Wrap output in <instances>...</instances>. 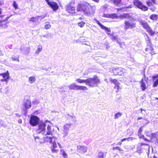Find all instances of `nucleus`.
<instances>
[{"label": "nucleus", "mask_w": 158, "mask_h": 158, "mask_svg": "<svg viewBox=\"0 0 158 158\" xmlns=\"http://www.w3.org/2000/svg\"><path fill=\"white\" fill-rule=\"evenodd\" d=\"M55 137H48L47 136L45 138V140L50 143H52V142H54L55 141Z\"/></svg>", "instance_id": "21"}, {"label": "nucleus", "mask_w": 158, "mask_h": 158, "mask_svg": "<svg viewBox=\"0 0 158 158\" xmlns=\"http://www.w3.org/2000/svg\"><path fill=\"white\" fill-rule=\"evenodd\" d=\"M139 136V138H142L145 141H149V140H148V139H147V138H145L144 137V136L143 135H140Z\"/></svg>", "instance_id": "40"}, {"label": "nucleus", "mask_w": 158, "mask_h": 158, "mask_svg": "<svg viewBox=\"0 0 158 158\" xmlns=\"http://www.w3.org/2000/svg\"><path fill=\"white\" fill-rule=\"evenodd\" d=\"M158 85V79L154 82V84L153 85V87H156Z\"/></svg>", "instance_id": "45"}, {"label": "nucleus", "mask_w": 158, "mask_h": 158, "mask_svg": "<svg viewBox=\"0 0 158 158\" xmlns=\"http://www.w3.org/2000/svg\"><path fill=\"white\" fill-rule=\"evenodd\" d=\"M89 7V9L91 11H93V14L94 12V10L96 9L95 7L94 6H89V5L88 6Z\"/></svg>", "instance_id": "34"}, {"label": "nucleus", "mask_w": 158, "mask_h": 158, "mask_svg": "<svg viewBox=\"0 0 158 158\" xmlns=\"http://www.w3.org/2000/svg\"><path fill=\"white\" fill-rule=\"evenodd\" d=\"M85 24V23L84 22H81L78 23V25L80 27H82L84 26Z\"/></svg>", "instance_id": "35"}, {"label": "nucleus", "mask_w": 158, "mask_h": 158, "mask_svg": "<svg viewBox=\"0 0 158 158\" xmlns=\"http://www.w3.org/2000/svg\"><path fill=\"white\" fill-rule=\"evenodd\" d=\"M39 17L37 16H36L35 17H33L29 19V21L30 22H32L33 23L36 22V23H37V24H38L39 23Z\"/></svg>", "instance_id": "20"}, {"label": "nucleus", "mask_w": 158, "mask_h": 158, "mask_svg": "<svg viewBox=\"0 0 158 158\" xmlns=\"http://www.w3.org/2000/svg\"><path fill=\"white\" fill-rule=\"evenodd\" d=\"M4 4L3 0H0V5H3Z\"/></svg>", "instance_id": "53"}, {"label": "nucleus", "mask_w": 158, "mask_h": 158, "mask_svg": "<svg viewBox=\"0 0 158 158\" xmlns=\"http://www.w3.org/2000/svg\"><path fill=\"white\" fill-rule=\"evenodd\" d=\"M108 7V5L107 4H105L103 6V8L105 10Z\"/></svg>", "instance_id": "51"}, {"label": "nucleus", "mask_w": 158, "mask_h": 158, "mask_svg": "<svg viewBox=\"0 0 158 158\" xmlns=\"http://www.w3.org/2000/svg\"><path fill=\"white\" fill-rule=\"evenodd\" d=\"M56 139L55 138V141L54 142H52V147L53 148H56L57 147V145L56 143Z\"/></svg>", "instance_id": "37"}, {"label": "nucleus", "mask_w": 158, "mask_h": 158, "mask_svg": "<svg viewBox=\"0 0 158 158\" xmlns=\"http://www.w3.org/2000/svg\"><path fill=\"white\" fill-rule=\"evenodd\" d=\"M123 115L121 113L118 112L116 114H114V119H117L119 117H121Z\"/></svg>", "instance_id": "29"}, {"label": "nucleus", "mask_w": 158, "mask_h": 158, "mask_svg": "<svg viewBox=\"0 0 158 158\" xmlns=\"http://www.w3.org/2000/svg\"><path fill=\"white\" fill-rule=\"evenodd\" d=\"M140 87L143 91H144L146 88L145 83L143 81L142 79L140 82Z\"/></svg>", "instance_id": "22"}, {"label": "nucleus", "mask_w": 158, "mask_h": 158, "mask_svg": "<svg viewBox=\"0 0 158 158\" xmlns=\"http://www.w3.org/2000/svg\"><path fill=\"white\" fill-rule=\"evenodd\" d=\"M6 26V24L5 22H0V27L4 28Z\"/></svg>", "instance_id": "32"}, {"label": "nucleus", "mask_w": 158, "mask_h": 158, "mask_svg": "<svg viewBox=\"0 0 158 158\" xmlns=\"http://www.w3.org/2000/svg\"><path fill=\"white\" fill-rule=\"evenodd\" d=\"M67 115L69 117L68 118L70 119L73 123H75L77 121L76 118L74 115L73 114L71 113V114L68 113Z\"/></svg>", "instance_id": "16"}, {"label": "nucleus", "mask_w": 158, "mask_h": 158, "mask_svg": "<svg viewBox=\"0 0 158 158\" xmlns=\"http://www.w3.org/2000/svg\"><path fill=\"white\" fill-rule=\"evenodd\" d=\"M50 0H46L48 4L53 9V11H56L57 10L59 6L57 3L55 2L50 1Z\"/></svg>", "instance_id": "11"}, {"label": "nucleus", "mask_w": 158, "mask_h": 158, "mask_svg": "<svg viewBox=\"0 0 158 158\" xmlns=\"http://www.w3.org/2000/svg\"><path fill=\"white\" fill-rule=\"evenodd\" d=\"M147 31L148 32L149 34L151 35H153L155 34V32L152 30L150 27L147 30Z\"/></svg>", "instance_id": "31"}, {"label": "nucleus", "mask_w": 158, "mask_h": 158, "mask_svg": "<svg viewBox=\"0 0 158 158\" xmlns=\"http://www.w3.org/2000/svg\"><path fill=\"white\" fill-rule=\"evenodd\" d=\"M150 10H151L152 11H155V10L156 9V8L155 7L150 8Z\"/></svg>", "instance_id": "54"}, {"label": "nucleus", "mask_w": 158, "mask_h": 158, "mask_svg": "<svg viewBox=\"0 0 158 158\" xmlns=\"http://www.w3.org/2000/svg\"><path fill=\"white\" fill-rule=\"evenodd\" d=\"M144 145H146V146H148L149 147V144H146V143H140V145L141 146H143Z\"/></svg>", "instance_id": "52"}, {"label": "nucleus", "mask_w": 158, "mask_h": 158, "mask_svg": "<svg viewBox=\"0 0 158 158\" xmlns=\"http://www.w3.org/2000/svg\"><path fill=\"white\" fill-rule=\"evenodd\" d=\"M88 6L87 5H85L83 4H79L77 7V9L76 10V11L77 13L78 11H83L85 14L88 15L90 14H91L93 13V11H91L89 9V4H87Z\"/></svg>", "instance_id": "2"}, {"label": "nucleus", "mask_w": 158, "mask_h": 158, "mask_svg": "<svg viewBox=\"0 0 158 158\" xmlns=\"http://www.w3.org/2000/svg\"><path fill=\"white\" fill-rule=\"evenodd\" d=\"M147 44L148 45L150 46L151 45V43L150 42L151 40L149 37L147 36Z\"/></svg>", "instance_id": "39"}, {"label": "nucleus", "mask_w": 158, "mask_h": 158, "mask_svg": "<svg viewBox=\"0 0 158 158\" xmlns=\"http://www.w3.org/2000/svg\"><path fill=\"white\" fill-rule=\"evenodd\" d=\"M72 125V124L70 123H68L65 124L63 126V132L62 134L63 135V136L65 137L67 136L69 132V130L71 128V126Z\"/></svg>", "instance_id": "10"}, {"label": "nucleus", "mask_w": 158, "mask_h": 158, "mask_svg": "<svg viewBox=\"0 0 158 158\" xmlns=\"http://www.w3.org/2000/svg\"><path fill=\"white\" fill-rule=\"evenodd\" d=\"M62 155L64 156V158H66L67 157V153H65V152L64 151H62Z\"/></svg>", "instance_id": "46"}, {"label": "nucleus", "mask_w": 158, "mask_h": 158, "mask_svg": "<svg viewBox=\"0 0 158 158\" xmlns=\"http://www.w3.org/2000/svg\"><path fill=\"white\" fill-rule=\"evenodd\" d=\"M121 68H114L113 69V72L114 75H121L123 73Z\"/></svg>", "instance_id": "14"}, {"label": "nucleus", "mask_w": 158, "mask_h": 158, "mask_svg": "<svg viewBox=\"0 0 158 158\" xmlns=\"http://www.w3.org/2000/svg\"><path fill=\"white\" fill-rule=\"evenodd\" d=\"M11 59H12V60L13 61L16 60H17L18 61H19V60L18 59H16V58H14L13 57H12Z\"/></svg>", "instance_id": "58"}, {"label": "nucleus", "mask_w": 158, "mask_h": 158, "mask_svg": "<svg viewBox=\"0 0 158 158\" xmlns=\"http://www.w3.org/2000/svg\"><path fill=\"white\" fill-rule=\"evenodd\" d=\"M126 140H127V138H123V139H122L121 140V141L122 142H123L124 141H126Z\"/></svg>", "instance_id": "56"}, {"label": "nucleus", "mask_w": 158, "mask_h": 158, "mask_svg": "<svg viewBox=\"0 0 158 158\" xmlns=\"http://www.w3.org/2000/svg\"><path fill=\"white\" fill-rule=\"evenodd\" d=\"M42 49V48L41 45H38L37 47V49L35 51V53L37 54H39L40 52L41 51Z\"/></svg>", "instance_id": "28"}, {"label": "nucleus", "mask_w": 158, "mask_h": 158, "mask_svg": "<svg viewBox=\"0 0 158 158\" xmlns=\"http://www.w3.org/2000/svg\"><path fill=\"white\" fill-rule=\"evenodd\" d=\"M117 38L116 37L114 36H112L111 38V39L114 41L116 40Z\"/></svg>", "instance_id": "50"}, {"label": "nucleus", "mask_w": 158, "mask_h": 158, "mask_svg": "<svg viewBox=\"0 0 158 158\" xmlns=\"http://www.w3.org/2000/svg\"><path fill=\"white\" fill-rule=\"evenodd\" d=\"M76 81L80 83H85V84L86 85L87 82V79L85 80H83L78 78L76 80Z\"/></svg>", "instance_id": "27"}, {"label": "nucleus", "mask_w": 158, "mask_h": 158, "mask_svg": "<svg viewBox=\"0 0 158 158\" xmlns=\"http://www.w3.org/2000/svg\"><path fill=\"white\" fill-rule=\"evenodd\" d=\"M51 27V25L49 23L47 22L46 23V24L45 26V28L46 29H48L50 28Z\"/></svg>", "instance_id": "33"}, {"label": "nucleus", "mask_w": 158, "mask_h": 158, "mask_svg": "<svg viewBox=\"0 0 158 158\" xmlns=\"http://www.w3.org/2000/svg\"><path fill=\"white\" fill-rule=\"evenodd\" d=\"M69 89L70 90H88L87 88L85 86H78L73 83L68 86Z\"/></svg>", "instance_id": "8"}, {"label": "nucleus", "mask_w": 158, "mask_h": 158, "mask_svg": "<svg viewBox=\"0 0 158 158\" xmlns=\"http://www.w3.org/2000/svg\"><path fill=\"white\" fill-rule=\"evenodd\" d=\"M115 41H116L117 43L118 44L120 45V47H121V48L122 47V45H124V43H123V42L121 43V42H120V39H119L118 38H117V40Z\"/></svg>", "instance_id": "30"}, {"label": "nucleus", "mask_w": 158, "mask_h": 158, "mask_svg": "<svg viewBox=\"0 0 158 158\" xmlns=\"http://www.w3.org/2000/svg\"><path fill=\"white\" fill-rule=\"evenodd\" d=\"M113 150L116 149L118 150L119 151H122V150L120 148V147L118 146L116 147H114L113 148Z\"/></svg>", "instance_id": "47"}, {"label": "nucleus", "mask_w": 158, "mask_h": 158, "mask_svg": "<svg viewBox=\"0 0 158 158\" xmlns=\"http://www.w3.org/2000/svg\"><path fill=\"white\" fill-rule=\"evenodd\" d=\"M103 17L105 18H111L113 19H117L119 18L120 19L127 18L129 17V15L127 14H124L123 15H121L118 17L117 16L116 14H104L103 15Z\"/></svg>", "instance_id": "4"}, {"label": "nucleus", "mask_w": 158, "mask_h": 158, "mask_svg": "<svg viewBox=\"0 0 158 158\" xmlns=\"http://www.w3.org/2000/svg\"><path fill=\"white\" fill-rule=\"evenodd\" d=\"M100 82L99 80L96 77L87 79L86 85L92 87L97 86V85Z\"/></svg>", "instance_id": "3"}, {"label": "nucleus", "mask_w": 158, "mask_h": 158, "mask_svg": "<svg viewBox=\"0 0 158 158\" xmlns=\"http://www.w3.org/2000/svg\"><path fill=\"white\" fill-rule=\"evenodd\" d=\"M143 119V118L142 117H139L138 118H137V120H139L142 119Z\"/></svg>", "instance_id": "61"}, {"label": "nucleus", "mask_w": 158, "mask_h": 158, "mask_svg": "<svg viewBox=\"0 0 158 158\" xmlns=\"http://www.w3.org/2000/svg\"><path fill=\"white\" fill-rule=\"evenodd\" d=\"M142 127H141L138 131V135L139 136L140 135H141V133L143 131V129H142Z\"/></svg>", "instance_id": "42"}, {"label": "nucleus", "mask_w": 158, "mask_h": 158, "mask_svg": "<svg viewBox=\"0 0 158 158\" xmlns=\"http://www.w3.org/2000/svg\"><path fill=\"white\" fill-rule=\"evenodd\" d=\"M0 76H2L4 78L1 80L2 81L7 82L10 79L9 73L8 71H7L5 73H0Z\"/></svg>", "instance_id": "12"}, {"label": "nucleus", "mask_w": 158, "mask_h": 158, "mask_svg": "<svg viewBox=\"0 0 158 158\" xmlns=\"http://www.w3.org/2000/svg\"><path fill=\"white\" fill-rule=\"evenodd\" d=\"M135 138H134L132 137H129L128 138H127V141H132L134 139H135Z\"/></svg>", "instance_id": "49"}, {"label": "nucleus", "mask_w": 158, "mask_h": 158, "mask_svg": "<svg viewBox=\"0 0 158 158\" xmlns=\"http://www.w3.org/2000/svg\"><path fill=\"white\" fill-rule=\"evenodd\" d=\"M32 103L33 104L35 105V104H38L39 103V101L38 100H35L34 101H33L32 102Z\"/></svg>", "instance_id": "44"}, {"label": "nucleus", "mask_w": 158, "mask_h": 158, "mask_svg": "<svg viewBox=\"0 0 158 158\" xmlns=\"http://www.w3.org/2000/svg\"><path fill=\"white\" fill-rule=\"evenodd\" d=\"M131 8V5H129L128 6L125 7L126 8Z\"/></svg>", "instance_id": "62"}, {"label": "nucleus", "mask_w": 158, "mask_h": 158, "mask_svg": "<svg viewBox=\"0 0 158 158\" xmlns=\"http://www.w3.org/2000/svg\"><path fill=\"white\" fill-rule=\"evenodd\" d=\"M140 23L143 26V28L146 29L147 30L150 28L148 24L146 22L140 21Z\"/></svg>", "instance_id": "17"}, {"label": "nucleus", "mask_w": 158, "mask_h": 158, "mask_svg": "<svg viewBox=\"0 0 158 158\" xmlns=\"http://www.w3.org/2000/svg\"><path fill=\"white\" fill-rule=\"evenodd\" d=\"M157 77H158V74H157L152 77V78L154 79L156 78Z\"/></svg>", "instance_id": "57"}, {"label": "nucleus", "mask_w": 158, "mask_h": 158, "mask_svg": "<svg viewBox=\"0 0 158 158\" xmlns=\"http://www.w3.org/2000/svg\"><path fill=\"white\" fill-rule=\"evenodd\" d=\"M48 123L50 122L48 120H46L44 122H40L39 124L38 128L37 130V132L45 135H52V127Z\"/></svg>", "instance_id": "1"}, {"label": "nucleus", "mask_w": 158, "mask_h": 158, "mask_svg": "<svg viewBox=\"0 0 158 158\" xmlns=\"http://www.w3.org/2000/svg\"><path fill=\"white\" fill-rule=\"evenodd\" d=\"M150 19L153 20H156L158 19V15L152 14L150 16Z\"/></svg>", "instance_id": "25"}, {"label": "nucleus", "mask_w": 158, "mask_h": 158, "mask_svg": "<svg viewBox=\"0 0 158 158\" xmlns=\"http://www.w3.org/2000/svg\"><path fill=\"white\" fill-rule=\"evenodd\" d=\"M153 3L154 4H155V0H151Z\"/></svg>", "instance_id": "63"}, {"label": "nucleus", "mask_w": 158, "mask_h": 158, "mask_svg": "<svg viewBox=\"0 0 158 158\" xmlns=\"http://www.w3.org/2000/svg\"><path fill=\"white\" fill-rule=\"evenodd\" d=\"M146 3L147 4V5L149 6H153V3L152 2H150V1H147L146 2Z\"/></svg>", "instance_id": "43"}, {"label": "nucleus", "mask_w": 158, "mask_h": 158, "mask_svg": "<svg viewBox=\"0 0 158 158\" xmlns=\"http://www.w3.org/2000/svg\"><path fill=\"white\" fill-rule=\"evenodd\" d=\"M97 23L99 26L102 29L104 30L106 32H110L111 30H110V28H108L107 27H106L103 25L97 19H95Z\"/></svg>", "instance_id": "15"}, {"label": "nucleus", "mask_w": 158, "mask_h": 158, "mask_svg": "<svg viewBox=\"0 0 158 158\" xmlns=\"http://www.w3.org/2000/svg\"><path fill=\"white\" fill-rule=\"evenodd\" d=\"M134 5L137 8L141 9L143 11H147L148 7L144 5L143 3L138 0H134L133 1Z\"/></svg>", "instance_id": "7"}, {"label": "nucleus", "mask_w": 158, "mask_h": 158, "mask_svg": "<svg viewBox=\"0 0 158 158\" xmlns=\"http://www.w3.org/2000/svg\"><path fill=\"white\" fill-rule=\"evenodd\" d=\"M57 143H58V144L59 145V147L60 148H61L62 147H61V145L60 144V143H59L57 142Z\"/></svg>", "instance_id": "64"}, {"label": "nucleus", "mask_w": 158, "mask_h": 158, "mask_svg": "<svg viewBox=\"0 0 158 158\" xmlns=\"http://www.w3.org/2000/svg\"><path fill=\"white\" fill-rule=\"evenodd\" d=\"M158 134V132H156L154 133H152L151 135L152 138H153L156 137V135H157Z\"/></svg>", "instance_id": "41"}, {"label": "nucleus", "mask_w": 158, "mask_h": 158, "mask_svg": "<svg viewBox=\"0 0 158 158\" xmlns=\"http://www.w3.org/2000/svg\"><path fill=\"white\" fill-rule=\"evenodd\" d=\"M87 147L85 146H77V151L81 153H85L86 152Z\"/></svg>", "instance_id": "13"}, {"label": "nucleus", "mask_w": 158, "mask_h": 158, "mask_svg": "<svg viewBox=\"0 0 158 158\" xmlns=\"http://www.w3.org/2000/svg\"><path fill=\"white\" fill-rule=\"evenodd\" d=\"M13 6L15 9L18 8V5L16 3V2L15 1L13 2Z\"/></svg>", "instance_id": "36"}, {"label": "nucleus", "mask_w": 158, "mask_h": 158, "mask_svg": "<svg viewBox=\"0 0 158 158\" xmlns=\"http://www.w3.org/2000/svg\"><path fill=\"white\" fill-rule=\"evenodd\" d=\"M55 148H52L51 150L53 152H56L57 150L55 149Z\"/></svg>", "instance_id": "55"}, {"label": "nucleus", "mask_w": 158, "mask_h": 158, "mask_svg": "<svg viewBox=\"0 0 158 158\" xmlns=\"http://www.w3.org/2000/svg\"><path fill=\"white\" fill-rule=\"evenodd\" d=\"M24 105L26 108L28 109L31 107V102L30 100L27 99L24 103Z\"/></svg>", "instance_id": "23"}, {"label": "nucleus", "mask_w": 158, "mask_h": 158, "mask_svg": "<svg viewBox=\"0 0 158 158\" xmlns=\"http://www.w3.org/2000/svg\"><path fill=\"white\" fill-rule=\"evenodd\" d=\"M71 3H70L65 7L66 11L69 13L72 14L73 15H79L76 11L75 7L71 5Z\"/></svg>", "instance_id": "6"}, {"label": "nucleus", "mask_w": 158, "mask_h": 158, "mask_svg": "<svg viewBox=\"0 0 158 158\" xmlns=\"http://www.w3.org/2000/svg\"><path fill=\"white\" fill-rule=\"evenodd\" d=\"M36 78L35 76H31L29 77L28 81L30 83L32 84L36 81Z\"/></svg>", "instance_id": "24"}, {"label": "nucleus", "mask_w": 158, "mask_h": 158, "mask_svg": "<svg viewBox=\"0 0 158 158\" xmlns=\"http://www.w3.org/2000/svg\"><path fill=\"white\" fill-rule=\"evenodd\" d=\"M114 89H117V91H116V92H117L118 91V90L119 88V86L118 85H115V86H114Z\"/></svg>", "instance_id": "48"}, {"label": "nucleus", "mask_w": 158, "mask_h": 158, "mask_svg": "<svg viewBox=\"0 0 158 158\" xmlns=\"http://www.w3.org/2000/svg\"><path fill=\"white\" fill-rule=\"evenodd\" d=\"M15 115H16V116L18 117H20L21 116V115L19 114L16 113L15 114Z\"/></svg>", "instance_id": "59"}, {"label": "nucleus", "mask_w": 158, "mask_h": 158, "mask_svg": "<svg viewBox=\"0 0 158 158\" xmlns=\"http://www.w3.org/2000/svg\"><path fill=\"white\" fill-rule=\"evenodd\" d=\"M107 153L103 152L100 151L98 152L97 158H104L106 157Z\"/></svg>", "instance_id": "18"}, {"label": "nucleus", "mask_w": 158, "mask_h": 158, "mask_svg": "<svg viewBox=\"0 0 158 158\" xmlns=\"http://www.w3.org/2000/svg\"><path fill=\"white\" fill-rule=\"evenodd\" d=\"M39 121L40 119L38 117L33 115L30 117L29 123L32 126H35L39 123Z\"/></svg>", "instance_id": "9"}, {"label": "nucleus", "mask_w": 158, "mask_h": 158, "mask_svg": "<svg viewBox=\"0 0 158 158\" xmlns=\"http://www.w3.org/2000/svg\"><path fill=\"white\" fill-rule=\"evenodd\" d=\"M124 24V29L126 31L128 29H132L136 27V23L131 20H125Z\"/></svg>", "instance_id": "5"}, {"label": "nucleus", "mask_w": 158, "mask_h": 158, "mask_svg": "<svg viewBox=\"0 0 158 158\" xmlns=\"http://www.w3.org/2000/svg\"><path fill=\"white\" fill-rule=\"evenodd\" d=\"M122 142H121V141L120 142H119L117 143V145H121L122 144Z\"/></svg>", "instance_id": "60"}, {"label": "nucleus", "mask_w": 158, "mask_h": 158, "mask_svg": "<svg viewBox=\"0 0 158 158\" xmlns=\"http://www.w3.org/2000/svg\"><path fill=\"white\" fill-rule=\"evenodd\" d=\"M109 80L111 82L114 84L115 85H118L119 82L118 81L115 79H113L112 78H109Z\"/></svg>", "instance_id": "26"}, {"label": "nucleus", "mask_w": 158, "mask_h": 158, "mask_svg": "<svg viewBox=\"0 0 158 158\" xmlns=\"http://www.w3.org/2000/svg\"><path fill=\"white\" fill-rule=\"evenodd\" d=\"M109 2L114 5L118 6L121 4V0H109Z\"/></svg>", "instance_id": "19"}, {"label": "nucleus", "mask_w": 158, "mask_h": 158, "mask_svg": "<svg viewBox=\"0 0 158 158\" xmlns=\"http://www.w3.org/2000/svg\"><path fill=\"white\" fill-rule=\"evenodd\" d=\"M37 17H39V23L46 16V15H43L41 16H37Z\"/></svg>", "instance_id": "38"}]
</instances>
